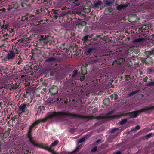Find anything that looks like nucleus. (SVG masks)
Returning a JSON list of instances; mask_svg holds the SVG:
<instances>
[{
    "label": "nucleus",
    "instance_id": "1",
    "mask_svg": "<svg viewBox=\"0 0 154 154\" xmlns=\"http://www.w3.org/2000/svg\"><path fill=\"white\" fill-rule=\"evenodd\" d=\"M31 131L29 130L28 133V137L29 138V141L34 146H37L38 147L44 149H45L48 150L49 151L51 152L53 154H58L54 150H52L51 148L53 147L54 146L57 145L58 143V141L56 140L53 142L50 146V147H48L46 146L45 144H39L35 143L33 140V138L31 137ZM79 146H78L72 152H67L65 151H63L60 154H71L73 152H75L78 151L79 149Z\"/></svg>",
    "mask_w": 154,
    "mask_h": 154
},
{
    "label": "nucleus",
    "instance_id": "2",
    "mask_svg": "<svg viewBox=\"0 0 154 154\" xmlns=\"http://www.w3.org/2000/svg\"><path fill=\"white\" fill-rule=\"evenodd\" d=\"M59 114L55 112H51L48 113L47 116L42 120L39 119L36 121L34 122L31 126H30L29 130L31 131V129L37 124L41 122H44L46 121L48 119H52L54 117H57L58 116Z\"/></svg>",
    "mask_w": 154,
    "mask_h": 154
},
{
    "label": "nucleus",
    "instance_id": "3",
    "mask_svg": "<svg viewBox=\"0 0 154 154\" xmlns=\"http://www.w3.org/2000/svg\"><path fill=\"white\" fill-rule=\"evenodd\" d=\"M154 109V106L152 107H148L146 106L145 108L140 109L134 111L132 112H128V116H130V118H134L136 117L138 114L140 113L146 111H149V110L152 109Z\"/></svg>",
    "mask_w": 154,
    "mask_h": 154
},
{
    "label": "nucleus",
    "instance_id": "4",
    "mask_svg": "<svg viewBox=\"0 0 154 154\" xmlns=\"http://www.w3.org/2000/svg\"><path fill=\"white\" fill-rule=\"evenodd\" d=\"M71 115L74 118H82L86 119L87 121L95 119H103V118H104V117L101 116H98L97 117H95L93 116H82L76 114H72Z\"/></svg>",
    "mask_w": 154,
    "mask_h": 154
},
{
    "label": "nucleus",
    "instance_id": "5",
    "mask_svg": "<svg viewBox=\"0 0 154 154\" xmlns=\"http://www.w3.org/2000/svg\"><path fill=\"white\" fill-rule=\"evenodd\" d=\"M15 57V54L12 51H9L8 52L7 56V58L8 60H13L14 59Z\"/></svg>",
    "mask_w": 154,
    "mask_h": 154
},
{
    "label": "nucleus",
    "instance_id": "6",
    "mask_svg": "<svg viewBox=\"0 0 154 154\" xmlns=\"http://www.w3.org/2000/svg\"><path fill=\"white\" fill-rule=\"evenodd\" d=\"M146 41V40L144 38H135L133 41V43H137L142 44V43Z\"/></svg>",
    "mask_w": 154,
    "mask_h": 154
},
{
    "label": "nucleus",
    "instance_id": "7",
    "mask_svg": "<svg viewBox=\"0 0 154 154\" xmlns=\"http://www.w3.org/2000/svg\"><path fill=\"white\" fill-rule=\"evenodd\" d=\"M49 91L53 94L55 95L58 92V88L55 86H53L50 89Z\"/></svg>",
    "mask_w": 154,
    "mask_h": 154
},
{
    "label": "nucleus",
    "instance_id": "8",
    "mask_svg": "<svg viewBox=\"0 0 154 154\" xmlns=\"http://www.w3.org/2000/svg\"><path fill=\"white\" fill-rule=\"evenodd\" d=\"M29 106V104H21L19 106L18 110L19 111L25 112V110L27 108V107H28Z\"/></svg>",
    "mask_w": 154,
    "mask_h": 154
},
{
    "label": "nucleus",
    "instance_id": "9",
    "mask_svg": "<svg viewBox=\"0 0 154 154\" xmlns=\"http://www.w3.org/2000/svg\"><path fill=\"white\" fill-rule=\"evenodd\" d=\"M128 116V113H123L121 114L114 115L110 116L108 117V119H113L115 118H119L122 116Z\"/></svg>",
    "mask_w": 154,
    "mask_h": 154
},
{
    "label": "nucleus",
    "instance_id": "10",
    "mask_svg": "<svg viewBox=\"0 0 154 154\" xmlns=\"http://www.w3.org/2000/svg\"><path fill=\"white\" fill-rule=\"evenodd\" d=\"M95 56L96 63H100L103 62L104 59L103 57H101L102 56L99 55Z\"/></svg>",
    "mask_w": 154,
    "mask_h": 154
},
{
    "label": "nucleus",
    "instance_id": "11",
    "mask_svg": "<svg viewBox=\"0 0 154 154\" xmlns=\"http://www.w3.org/2000/svg\"><path fill=\"white\" fill-rule=\"evenodd\" d=\"M103 2L104 3V7L106 6H110L114 4V0H103Z\"/></svg>",
    "mask_w": 154,
    "mask_h": 154
},
{
    "label": "nucleus",
    "instance_id": "12",
    "mask_svg": "<svg viewBox=\"0 0 154 154\" xmlns=\"http://www.w3.org/2000/svg\"><path fill=\"white\" fill-rule=\"evenodd\" d=\"M128 4H125V5H120L116 6V9L119 11H121L125 8L128 7Z\"/></svg>",
    "mask_w": 154,
    "mask_h": 154
},
{
    "label": "nucleus",
    "instance_id": "13",
    "mask_svg": "<svg viewBox=\"0 0 154 154\" xmlns=\"http://www.w3.org/2000/svg\"><path fill=\"white\" fill-rule=\"evenodd\" d=\"M58 10L52 9L51 12V14H52L53 16L56 19L57 18V17H58V14H58Z\"/></svg>",
    "mask_w": 154,
    "mask_h": 154
},
{
    "label": "nucleus",
    "instance_id": "14",
    "mask_svg": "<svg viewBox=\"0 0 154 154\" xmlns=\"http://www.w3.org/2000/svg\"><path fill=\"white\" fill-rule=\"evenodd\" d=\"M29 15V14H27L25 16H23L21 20L23 22H26L28 19V16Z\"/></svg>",
    "mask_w": 154,
    "mask_h": 154
},
{
    "label": "nucleus",
    "instance_id": "15",
    "mask_svg": "<svg viewBox=\"0 0 154 154\" xmlns=\"http://www.w3.org/2000/svg\"><path fill=\"white\" fill-rule=\"evenodd\" d=\"M95 56H94V57H91L88 60L89 62L93 63H96V60H95Z\"/></svg>",
    "mask_w": 154,
    "mask_h": 154
},
{
    "label": "nucleus",
    "instance_id": "16",
    "mask_svg": "<svg viewBox=\"0 0 154 154\" xmlns=\"http://www.w3.org/2000/svg\"><path fill=\"white\" fill-rule=\"evenodd\" d=\"M146 53L147 55V57L150 55H152L154 54V49H153L151 51H146Z\"/></svg>",
    "mask_w": 154,
    "mask_h": 154
},
{
    "label": "nucleus",
    "instance_id": "17",
    "mask_svg": "<svg viewBox=\"0 0 154 154\" xmlns=\"http://www.w3.org/2000/svg\"><path fill=\"white\" fill-rule=\"evenodd\" d=\"M109 99L107 98L105 99L103 101L104 104L106 106H108L109 104Z\"/></svg>",
    "mask_w": 154,
    "mask_h": 154
},
{
    "label": "nucleus",
    "instance_id": "18",
    "mask_svg": "<svg viewBox=\"0 0 154 154\" xmlns=\"http://www.w3.org/2000/svg\"><path fill=\"white\" fill-rule=\"evenodd\" d=\"M95 48H89L87 50V53L89 54L93 52L95 50Z\"/></svg>",
    "mask_w": 154,
    "mask_h": 154
},
{
    "label": "nucleus",
    "instance_id": "19",
    "mask_svg": "<svg viewBox=\"0 0 154 154\" xmlns=\"http://www.w3.org/2000/svg\"><path fill=\"white\" fill-rule=\"evenodd\" d=\"M110 99L112 100L114 98V100H117L118 98V96L116 94H112L110 96Z\"/></svg>",
    "mask_w": 154,
    "mask_h": 154
},
{
    "label": "nucleus",
    "instance_id": "20",
    "mask_svg": "<svg viewBox=\"0 0 154 154\" xmlns=\"http://www.w3.org/2000/svg\"><path fill=\"white\" fill-rule=\"evenodd\" d=\"M55 60V59L54 58L51 57L46 59L45 60V61L46 62H50L51 61H54Z\"/></svg>",
    "mask_w": 154,
    "mask_h": 154
},
{
    "label": "nucleus",
    "instance_id": "21",
    "mask_svg": "<svg viewBox=\"0 0 154 154\" xmlns=\"http://www.w3.org/2000/svg\"><path fill=\"white\" fill-rule=\"evenodd\" d=\"M78 71L77 70H75L74 71L72 72V77L73 78H75L77 76Z\"/></svg>",
    "mask_w": 154,
    "mask_h": 154
},
{
    "label": "nucleus",
    "instance_id": "22",
    "mask_svg": "<svg viewBox=\"0 0 154 154\" xmlns=\"http://www.w3.org/2000/svg\"><path fill=\"white\" fill-rule=\"evenodd\" d=\"M139 91V90H137L135 91L132 92L130 93V94H128V97H131V96H132L133 95H134L135 94H136L137 92H138Z\"/></svg>",
    "mask_w": 154,
    "mask_h": 154
},
{
    "label": "nucleus",
    "instance_id": "23",
    "mask_svg": "<svg viewBox=\"0 0 154 154\" xmlns=\"http://www.w3.org/2000/svg\"><path fill=\"white\" fill-rule=\"evenodd\" d=\"M87 137H85L83 138H82L81 139H80L79 140V141L78 142V144H79L80 143H83L84 142L85 140L87 139Z\"/></svg>",
    "mask_w": 154,
    "mask_h": 154
},
{
    "label": "nucleus",
    "instance_id": "24",
    "mask_svg": "<svg viewBox=\"0 0 154 154\" xmlns=\"http://www.w3.org/2000/svg\"><path fill=\"white\" fill-rule=\"evenodd\" d=\"M127 121V119H125L122 120L120 122L121 125H123L126 123Z\"/></svg>",
    "mask_w": 154,
    "mask_h": 154
},
{
    "label": "nucleus",
    "instance_id": "25",
    "mask_svg": "<svg viewBox=\"0 0 154 154\" xmlns=\"http://www.w3.org/2000/svg\"><path fill=\"white\" fill-rule=\"evenodd\" d=\"M46 38V35L44 36L43 35H40V38L39 39V40L40 41H43V40L45 39Z\"/></svg>",
    "mask_w": 154,
    "mask_h": 154
},
{
    "label": "nucleus",
    "instance_id": "26",
    "mask_svg": "<svg viewBox=\"0 0 154 154\" xmlns=\"http://www.w3.org/2000/svg\"><path fill=\"white\" fill-rule=\"evenodd\" d=\"M140 127L139 125H137L136 126V127L134 128V129H132V131H136V130L139 129L140 128Z\"/></svg>",
    "mask_w": 154,
    "mask_h": 154
},
{
    "label": "nucleus",
    "instance_id": "27",
    "mask_svg": "<svg viewBox=\"0 0 154 154\" xmlns=\"http://www.w3.org/2000/svg\"><path fill=\"white\" fill-rule=\"evenodd\" d=\"M72 5H74V6H79L80 4L79 3L77 2H72Z\"/></svg>",
    "mask_w": 154,
    "mask_h": 154
},
{
    "label": "nucleus",
    "instance_id": "28",
    "mask_svg": "<svg viewBox=\"0 0 154 154\" xmlns=\"http://www.w3.org/2000/svg\"><path fill=\"white\" fill-rule=\"evenodd\" d=\"M125 80L128 81L131 78L130 76L128 75H125Z\"/></svg>",
    "mask_w": 154,
    "mask_h": 154
},
{
    "label": "nucleus",
    "instance_id": "29",
    "mask_svg": "<svg viewBox=\"0 0 154 154\" xmlns=\"http://www.w3.org/2000/svg\"><path fill=\"white\" fill-rule=\"evenodd\" d=\"M146 85L149 86H153L154 85V82H150L147 83Z\"/></svg>",
    "mask_w": 154,
    "mask_h": 154
},
{
    "label": "nucleus",
    "instance_id": "30",
    "mask_svg": "<svg viewBox=\"0 0 154 154\" xmlns=\"http://www.w3.org/2000/svg\"><path fill=\"white\" fill-rule=\"evenodd\" d=\"M42 109H44V107L43 106H42L41 108L40 107L38 108L37 114H38V113H40L41 112Z\"/></svg>",
    "mask_w": 154,
    "mask_h": 154
},
{
    "label": "nucleus",
    "instance_id": "31",
    "mask_svg": "<svg viewBox=\"0 0 154 154\" xmlns=\"http://www.w3.org/2000/svg\"><path fill=\"white\" fill-rule=\"evenodd\" d=\"M118 129V128H115L112 129L110 131V133H113Z\"/></svg>",
    "mask_w": 154,
    "mask_h": 154
},
{
    "label": "nucleus",
    "instance_id": "32",
    "mask_svg": "<svg viewBox=\"0 0 154 154\" xmlns=\"http://www.w3.org/2000/svg\"><path fill=\"white\" fill-rule=\"evenodd\" d=\"M29 16L30 17L29 20H30L31 21L34 19V18L35 17L34 15H32L30 14L29 15Z\"/></svg>",
    "mask_w": 154,
    "mask_h": 154
},
{
    "label": "nucleus",
    "instance_id": "33",
    "mask_svg": "<svg viewBox=\"0 0 154 154\" xmlns=\"http://www.w3.org/2000/svg\"><path fill=\"white\" fill-rule=\"evenodd\" d=\"M118 64V61L116 60L114 61L112 63V65L113 66H116Z\"/></svg>",
    "mask_w": 154,
    "mask_h": 154
},
{
    "label": "nucleus",
    "instance_id": "34",
    "mask_svg": "<svg viewBox=\"0 0 154 154\" xmlns=\"http://www.w3.org/2000/svg\"><path fill=\"white\" fill-rule=\"evenodd\" d=\"M97 150V146L94 147L91 150V152H96Z\"/></svg>",
    "mask_w": 154,
    "mask_h": 154
},
{
    "label": "nucleus",
    "instance_id": "35",
    "mask_svg": "<svg viewBox=\"0 0 154 154\" xmlns=\"http://www.w3.org/2000/svg\"><path fill=\"white\" fill-rule=\"evenodd\" d=\"M96 3H97V4L99 6H101L103 4L102 2L100 0L98 1Z\"/></svg>",
    "mask_w": 154,
    "mask_h": 154
},
{
    "label": "nucleus",
    "instance_id": "36",
    "mask_svg": "<svg viewBox=\"0 0 154 154\" xmlns=\"http://www.w3.org/2000/svg\"><path fill=\"white\" fill-rule=\"evenodd\" d=\"M66 14H67V13L63 12L61 14H58V17H63Z\"/></svg>",
    "mask_w": 154,
    "mask_h": 154
},
{
    "label": "nucleus",
    "instance_id": "37",
    "mask_svg": "<svg viewBox=\"0 0 154 154\" xmlns=\"http://www.w3.org/2000/svg\"><path fill=\"white\" fill-rule=\"evenodd\" d=\"M86 24H87L86 22L85 21H82L81 23V24H79V26H80H80H81V25L85 26V25H86Z\"/></svg>",
    "mask_w": 154,
    "mask_h": 154
},
{
    "label": "nucleus",
    "instance_id": "38",
    "mask_svg": "<svg viewBox=\"0 0 154 154\" xmlns=\"http://www.w3.org/2000/svg\"><path fill=\"white\" fill-rule=\"evenodd\" d=\"M94 7L95 9H98L99 8V6L97 3L94 4Z\"/></svg>",
    "mask_w": 154,
    "mask_h": 154
},
{
    "label": "nucleus",
    "instance_id": "39",
    "mask_svg": "<svg viewBox=\"0 0 154 154\" xmlns=\"http://www.w3.org/2000/svg\"><path fill=\"white\" fill-rule=\"evenodd\" d=\"M123 59H120L119 60H118V64L120 65L122 63V62H123Z\"/></svg>",
    "mask_w": 154,
    "mask_h": 154
},
{
    "label": "nucleus",
    "instance_id": "40",
    "mask_svg": "<svg viewBox=\"0 0 154 154\" xmlns=\"http://www.w3.org/2000/svg\"><path fill=\"white\" fill-rule=\"evenodd\" d=\"M89 35H86L83 37L84 40L85 41L88 40Z\"/></svg>",
    "mask_w": 154,
    "mask_h": 154
},
{
    "label": "nucleus",
    "instance_id": "41",
    "mask_svg": "<svg viewBox=\"0 0 154 154\" xmlns=\"http://www.w3.org/2000/svg\"><path fill=\"white\" fill-rule=\"evenodd\" d=\"M84 11L85 12L89 13L90 12V10L88 8H85L84 9Z\"/></svg>",
    "mask_w": 154,
    "mask_h": 154
},
{
    "label": "nucleus",
    "instance_id": "42",
    "mask_svg": "<svg viewBox=\"0 0 154 154\" xmlns=\"http://www.w3.org/2000/svg\"><path fill=\"white\" fill-rule=\"evenodd\" d=\"M106 9L108 11V12H109V13L111 12L112 11H113V8H107Z\"/></svg>",
    "mask_w": 154,
    "mask_h": 154
},
{
    "label": "nucleus",
    "instance_id": "43",
    "mask_svg": "<svg viewBox=\"0 0 154 154\" xmlns=\"http://www.w3.org/2000/svg\"><path fill=\"white\" fill-rule=\"evenodd\" d=\"M42 41L43 42V43L45 44H46L48 42V41L46 39V38L45 39L43 40V41Z\"/></svg>",
    "mask_w": 154,
    "mask_h": 154
},
{
    "label": "nucleus",
    "instance_id": "44",
    "mask_svg": "<svg viewBox=\"0 0 154 154\" xmlns=\"http://www.w3.org/2000/svg\"><path fill=\"white\" fill-rule=\"evenodd\" d=\"M53 70H54L55 72H57L59 71V69L58 67H57L53 69Z\"/></svg>",
    "mask_w": 154,
    "mask_h": 154
},
{
    "label": "nucleus",
    "instance_id": "45",
    "mask_svg": "<svg viewBox=\"0 0 154 154\" xmlns=\"http://www.w3.org/2000/svg\"><path fill=\"white\" fill-rule=\"evenodd\" d=\"M83 69H86V68L84 66H82V69H81V70H82V72H81V73L82 74V75H83L84 74V72H83Z\"/></svg>",
    "mask_w": 154,
    "mask_h": 154
},
{
    "label": "nucleus",
    "instance_id": "46",
    "mask_svg": "<svg viewBox=\"0 0 154 154\" xmlns=\"http://www.w3.org/2000/svg\"><path fill=\"white\" fill-rule=\"evenodd\" d=\"M18 88V86L16 85H13L12 86L11 89H16Z\"/></svg>",
    "mask_w": 154,
    "mask_h": 154
},
{
    "label": "nucleus",
    "instance_id": "47",
    "mask_svg": "<svg viewBox=\"0 0 154 154\" xmlns=\"http://www.w3.org/2000/svg\"><path fill=\"white\" fill-rule=\"evenodd\" d=\"M148 79V77L147 76H146L143 79V81L145 82H147Z\"/></svg>",
    "mask_w": 154,
    "mask_h": 154
},
{
    "label": "nucleus",
    "instance_id": "48",
    "mask_svg": "<svg viewBox=\"0 0 154 154\" xmlns=\"http://www.w3.org/2000/svg\"><path fill=\"white\" fill-rule=\"evenodd\" d=\"M77 13V11L76 10H73L72 11V13L73 14H75Z\"/></svg>",
    "mask_w": 154,
    "mask_h": 154
},
{
    "label": "nucleus",
    "instance_id": "49",
    "mask_svg": "<svg viewBox=\"0 0 154 154\" xmlns=\"http://www.w3.org/2000/svg\"><path fill=\"white\" fill-rule=\"evenodd\" d=\"M109 12H108V11L106 9L104 11V13L105 15H107L109 14Z\"/></svg>",
    "mask_w": 154,
    "mask_h": 154
},
{
    "label": "nucleus",
    "instance_id": "50",
    "mask_svg": "<svg viewBox=\"0 0 154 154\" xmlns=\"http://www.w3.org/2000/svg\"><path fill=\"white\" fill-rule=\"evenodd\" d=\"M8 25H5V26H4L3 25L2 26V28H3V29H7V27H8Z\"/></svg>",
    "mask_w": 154,
    "mask_h": 154
},
{
    "label": "nucleus",
    "instance_id": "51",
    "mask_svg": "<svg viewBox=\"0 0 154 154\" xmlns=\"http://www.w3.org/2000/svg\"><path fill=\"white\" fill-rule=\"evenodd\" d=\"M54 75V72L53 71H51L50 74V76H53Z\"/></svg>",
    "mask_w": 154,
    "mask_h": 154
},
{
    "label": "nucleus",
    "instance_id": "52",
    "mask_svg": "<svg viewBox=\"0 0 154 154\" xmlns=\"http://www.w3.org/2000/svg\"><path fill=\"white\" fill-rule=\"evenodd\" d=\"M85 79V77L84 76H82L80 78V79L81 81H83Z\"/></svg>",
    "mask_w": 154,
    "mask_h": 154
},
{
    "label": "nucleus",
    "instance_id": "53",
    "mask_svg": "<svg viewBox=\"0 0 154 154\" xmlns=\"http://www.w3.org/2000/svg\"><path fill=\"white\" fill-rule=\"evenodd\" d=\"M115 111V109L113 110L112 111L109 112L108 113V114H110L113 112H114Z\"/></svg>",
    "mask_w": 154,
    "mask_h": 154
},
{
    "label": "nucleus",
    "instance_id": "54",
    "mask_svg": "<svg viewBox=\"0 0 154 154\" xmlns=\"http://www.w3.org/2000/svg\"><path fill=\"white\" fill-rule=\"evenodd\" d=\"M121 152L119 151H118L116 152H115L113 154H121Z\"/></svg>",
    "mask_w": 154,
    "mask_h": 154
},
{
    "label": "nucleus",
    "instance_id": "55",
    "mask_svg": "<svg viewBox=\"0 0 154 154\" xmlns=\"http://www.w3.org/2000/svg\"><path fill=\"white\" fill-rule=\"evenodd\" d=\"M16 118V116H14L13 117L11 118V119L12 120L14 121L15 120Z\"/></svg>",
    "mask_w": 154,
    "mask_h": 154
},
{
    "label": "nucleus",
    "instance_id": "56",
    "mask_svg": "<svg viewBox=\"0 0 154 154\" xmlns=\"http://www.w3.org/2000/svg\"><path fill=\"white\" fill-rule=\"evenodd\" d=\"M25 1L29 3L32 2V0H25Z\"/></svg>",
    "mask_w": 154,
    "mask_h": 154
},
{
    "label": "nucleus",
    "instance_id": "57",
    "mask_svg": "<svg viewBox=\"0 0 154 154\" xmlns=\"http://www.w3.org/2000/svg\"><path fill=\"white\" fill-rule=\"evenodd\" d=\"M152 134V133H150L149 134L147 135L146 136L147 137H149Z\"/></svg>",
    "mask_w": 154,
    "mask_h": 154
},
{
    "label": "nucleus",
    "instance_id": "58",
    "mask_svg": "<svg viewBox=\"0 0 154 154\" xmlns=\"http://www.w3.org/2000/svg\"><path fill=\"white\" fill-rule=\"evenodd\" d=\"M24 38H22L20 40H18V41L19 42V41H21V42H23V41H24Z\"/></svg>",
    "mask_w": 154,
    "mask_h": 154
},
{
    "label": "nucleus",
    "instance_id": "59",
    "mask_svg": "<svg viewBox=\"0 0 154 154\" xmlns=\"http://www.w3.org/2000/svg\"><path fill=\"white\" fill-rule=\"evenodd\" d=\"M97 110H98L96 108H95L93 110V111L94 112H95L97 111Z\"/></svg>",
    "mask_w": 154,
    "mask_h": 154
},
{
    "label": "nucleus",
    "instance_id": "60",
    "mask_svg": "<svg viewBox=\"0 0 154 154\" xmlns=\"http://www.w3.org/2000/svg\"><path fill=\"white\" fill-rule=\"evenodd\" d=\"M101 141V140L100 139H99L97 141H96V143H98Z\"/></svg>",
    "mask_w": 154,
    "mask_h": 154
},
{
    "label": "nucleus",
    "instance_id": "61",
    "mask_svg": "<svg viewBox=\"0 0 154 154\" xmlns=\"http://www.w3.org/2000/svg\"><path fill=\"white\" fill-rule=\"evenodd\" d=\"M72 14V12H70V11H68V12H67V14H69L70 15H71Z\"/></svg>",
    "mask_w": 154,
    "mask_h": 154
},
{
    "label": "nucleus",
    "instance_id": "62",
    "mask_svg": "<svg viewBox=\"0 0 154 154\" xmlns=\"http://www.w3.org/2000/svg\"><path fill=\"white\" fill-rule=\"evenodd\" d=\"M81 12H78L77 11V13L76 14H78V15H80L81 14Z\"/></svg>",
    "mask_w": 154,
    "mask_h": 154
},
{
    "label": "nucleus",
    "instance_id": "63",
    "mask_svg": "<svg viewBox=\"0 0 154 154\" xmlns=\"http://www.w3.org/2000/svg\"><path fill=\"white\" fill-rule=\"evenodd\" d=\"M68 100H66L65 101V102H64V103H65L66 104V103H68Z\"/></svg>",
    "mask_w": 154,
    "mask_h": 154
},
{
    "label": "nucleus",
    "instance_id": "64",
    "mask_svg": "<svg viewBox=\"0 0 154 154\" xmlns=\"http://www.w3.org/2000/svg\"><path fill=\"white\" fill-rule=\"evenodd\" d=\"M21 61L20 60V61H19V62H18V65H20V63H21Z\"/></svg>",
    "mask_w": 154,
    "mask_h": 154
}]
</instances>
